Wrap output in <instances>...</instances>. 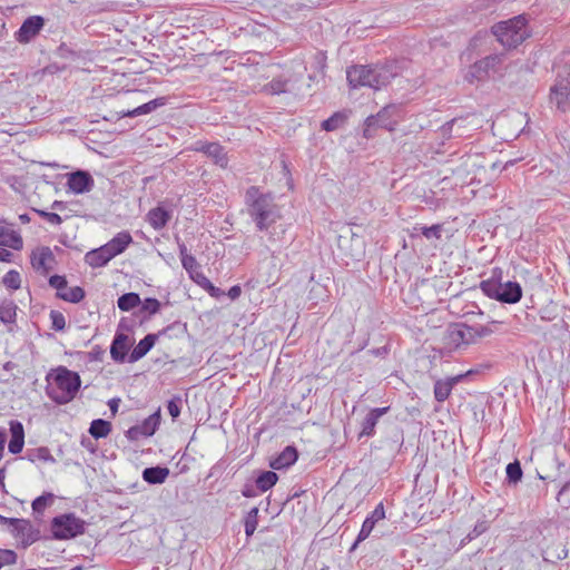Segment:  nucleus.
I'll list each match as a JSON object with an SVG mask.
<instances>
[{
    "label": "nucleus",
    "mask_w": 570,
    "mask_h": 570,
    "mask_svg": "<svg viewBox=\"0 0 570 570\" xmlns=\"http://www.w3.org/2000/svg\"><path fill=\"white\" fill-rule=\"evenodd\" d=\"M46 382V394L59 405L71 402L81 387L80 375L66 366H58L48 372Z\"/></svg>",
    "instance_id": "f257e3e1"
},
{
    "label": "nucleus",
    "mask_w": 570,
    "mask_h": 570,
    "mask_svg": "<svg viewBox=\"0 0 570 570\" xmlns=\"http://www.w3.org/2000/svg\"><path fill=\"white\" fill-rule=\"evenodd\" d=\"M246 204L249 216L261 232L267 230L279 218L274 197L271 194H262L256 186H250L246 190Z\"/></svg>",
    "instance_id": "f03ea898"
},
{
    "label": "nucleus",
    "mask_w": 570,
    "mask_h": 570,
    "mask_svg": "<svg viewBox=\"0 0 570 570\" xmlns=\"http://www.w3.org/2000/svg\"><path fill=\"white\" fill-rule=\"evenodd\" d=\"M527 22L525 17L520 14L495 23L492 33L504 48L514 49L530 36Z\"/></svg>",
    "instance_id": "7ed1b4c3"
},
{
    "label": "nucleus",
    "mask_w": 570,
    "mask_h": 570,
    "mask_svg": "<svg viewBox=\"0 0 570 570\" xmlns=\"http://www.w3.org/2000/svg\"><path fill=\"white\" fill-rule=\"evenodd\" d=\"M480 288L484 295L504 304H515L522 298V287L518 282L505 283L495 281H482Z\"/></svg>",
    "instance_id": "20e7f679"
},
{
    "label": "nucleus",
    "mask_w": 570,
    "mask_h": 570,
    "mask_svg": "<svg viewBox=\"0 0 570 570\" xmlns=\"http://www.w3.org/2000/svg\"><path fill=\"white\" fill-rule=\"evenodd\" d=\"M52 539L69 540L86 531V522L75 513H63L55 517L50 523Z\"/></svg>",
    "instance_id": "39448f33"
},
{
    "label": "nucleus",
    "mask_w": 570,
    "mask_h": 570,
    "mask_svg": "<svg viewBox=\"0 0 570 570\" xmlns=\"http://www.w3.org/2000/svg\"><path fill=\"white\" fill-rule=\"evenodd\" d=\"M178 330L180 333H185L187 331L186 324H181L180 322H175L163 330H160L158 333H150L147 334L142 340L139 341V343L132 348L131 353L128 355V362L135 363L142 358L156 344L157 340L163 336L167 335L173 330Z\"/></svg>",
    "instance_id": "423d86ee"
},
{
    "label": "nucleus",
    "mask_w": 570,
    "mask_h": 570,
    "mask_svg": "<svg viewBox=\"0 0 570 570\" xmlns=\"http://www.w3.org/2000/svg\"><path fill=\"white\" fill-rule=\"evenodd\" d=\"M348 86L352 89L368 87L379 90L390 82L397 73H346Z\"/></svg>",
    "instance_id": "0eeeda50"
},
{
    "label": "nucleus",
    "mask_w": 570,
    "mask_h": 570,
    "mask_svg": "<svg viewBox=\"0 0 570 570\" xmlns=\"http://www.w3.org/2000/svg\"><path fill=\"white\" fill-rule=\"evenodd\" d=\"M161 421L160 407L146 417L141 424L134 425L129 428L125 435L129 441H137L140 438H149L153 436L158 430Z\"/></svg>",
    "instance_id": "6e6552de"
},
{
    "label": "nucleus",
    "mask_w": 570,
    "mask_h": 570,
    "mask_svg": "<svg viewBox=\"0 0 570 570\" xmlns=\"http://www.w3.org/2000/svg\"><path fill=\"white\" fill-rule=\"evenodd\" d=\"M46 20L41 16L28 17L18 31L14 33V38L19 43H29L33 40L45 27Z\"/></svg>",
    "instance_id": "1a4fd4ad"
},
{
    "label": "nucleus",
    "mask_w": 570,
    "mask_h": 570,
    "mask_svg": "<svg viewBox=\"0 0 570 570\" xmlns=\"http://www.w3.org/2000/svg\"><path fill=\"white\" fill-rule=\"evenodd\" d=\"M479 370H469L465 373L458 374L455 376L448 377L445 380H436L434 383V397L438 402L442 403L449 399L452 389L465 379L478 374Z\"/></svg>",
    "instance_id": "9d476101"
},
{
    "label": "nucleus",
    "mask_w": 570,
    "mask_h": 570,
    "mask_svg": "<svg viewBox=\"0 0 570 570\" xmlns=\"http://www.w3.org/2000/svg\"><path fill=\"white\" fill-rule=\"evenodd\" d=\"M66 176L68 189L73 194L79 195L89 193L95 186V180L91 174L87 170L77 169L68 173Z\"/></svg>",
    "instance_id": "9b49d317"
},
{
    "label": "nucleus",
    "mask_w": 570,
    "mask_h": 570,
    "mask_svg": "<svg viewBox=\"0 0 570 570\" xmlns=\"http://www.w3.org/2000/svg\"><path fill=\"white\" fill-rule=\"evenodd\" d=\"M121 328H127L125 326V318L119 322L118 331L110 345L111 358L117 363H124L126 361L129 350V337L127 334L120 332Z\"/></svg>",
    "instance_id": "f8f14e48"
},
{
    "label": "nucleus",
    "mask_w": 570,
    "mask_h": 570,
    "mask_svg": "<svg viewBox=\"0 0 570 570\" xmlns=\"http://www.w3.org/2000/svg\"><path fill=\"white\" fill-rule=\"evenodd\" d=\"M399 112L400 108L396 105H387L376 115L368 116V124L377 121L380 128L393 131L399 124Z\"/></svg>",
    "instance_id": "ddd939ff"
},
{
    "label": "nucleus",
    "mask_w": 570,
    "mask_h": 570,
    "mask_svg": "<svg viewBox=\"0 0 570 570\" xmlns=\"http://www.w3.org/2000/svg\"><path fill=\"white\" fill-rule=\"evenodd\" d=\"M385 518V510L383 503H379L375 509L371 512L368 517L364 520L361 531L358 532V535L355 540V542L352 544L350 552L354 551L358 543L367 539L373 531L375 524Z\"/></svg>",
    "instance_id": "4468645a"
},
{
    "label": "nucleus",
    "mask_w": 570,
    "mask_h": 570,
    "mask_svg": "<svg viewBox=\"0 0 570 570\" xmlns=\"http://www.w3.org/2000/svg\"><path fill=\"white\" fill-rule=\"evenodd\" d=\"M449 344L459 348L461 345H469L474 342L473 326L468 324H455L448 331Z\"/></svg>",
    "instance_id": "2eb2a0df"
},
{
    "label": "nucleus",
    "mask_w": 570,
    "mask_h": 570,
    "mask_svg": "<svg viewBox=\"0 0 570 570\" xmlns=\"http://www.w3.org/2000/svg\"><path fill=\"white\" fill-rule=\"evenodd\" d=\"M56 56L62 60H66V62H62L60 66H58V69H67V68H80L78 63L86 61L85 52L82 51H76L67 43H61L57 50Z\"/></svg>",
    "instance_id": "dca6fc26"
},
{
    "label": "nucleus",
    "mask_w": 570,
    "mask_h": 570,
    "mask_svg": "<svg viewBox=\"0 0 570 570\" xmlns=\"http://www.w3.org/2000/svg\"><path fill=\"white\" fill-rule=\"evenodd\" d=\"M551 100H556L559 109H566V102L570 98V73L566 77L559 76L556 83L550 89Z\"/></svg>",
    "instance_id": "f3484780"
},
{
    "label": "nucleus",
    "mask_w": 570,
    "mask_h": 570,
    "mask_svg": "<svg viewBox=\"0 0 570 570\" xmlns=\"http://www.w3.org/2000/svg\"><path fill=\"white\" fill-rule=\"evenodd\" d=\"M56 258L50 247L43 246L33 250L31 254V265L35 269H41L42 274L47 275L51 269L48 263H55Z\"/></svg>",
    "instance_id": "a211bd4d"
},
{
    "label": "nucleus",
    "mask_w": 570,
    "mask_h": 570,
    "mask_svg": "<svg viewBox=\"0 0 570 570\" xmlns=\"http://www.w3.org/2000/svg\"><path fill=\"white\" fill-rule=\"evenodd\" d=\"M389 410L390 406L372 409L362 422V430L358 438L361 439L362 436H373L375 434V426L379 422V419L386 414Z\"/></svg>",
    "instance_id": "6ab92c4d"
},
{
    "label": "nucleus",
    "mask_w": 570,
    "mask_h": 570,
    "mask_svg": "<svg viewBox=\"0 0 570 570\" xmlns=\"http://www.w3.org/2000/svg\"><path fill=\"white\" fill-rule=\"evenodd\" d=\"M11 438L8 444L9 452L18 454L22 451L24 444V430L21 422L17 420L10 421Z\"/></svg>",
    "instance_id": "aec40b11"
},
{
    "label": "nucleus",
    "mask_w": 570,
    "mask_h": 570,
    "mask_svg": "<svg viewBox=\"0 0 570 570\" xmlns=\"http://www.w3.org/2000/svg\"><path fill=\"white\" fill-rule=\"evenodd\" d=\"M298 459L295 446L287 445L276 458L272 459L269 466L274 470H282L293 465Z\"/></svg>",
    "instance_id": "412c9836"
},
{
    "label": "nucleus",
    "mask_w": 570,
    "mask_h": 570,
    "mask_svg": "<svg viewBox=\"0 0 570 570\" xmlns=\"http://www.w3.org/2000/svg\"><path fill=\"white\" fill-rule=\"evenodd\" d=\"M112 258L114 256L105 244L99 248L88 252L85 256V262L89 266L97 268L107 265Z\"/></svg>",
    "instance_id": "4be33fe9"
},
{
    "label": "nucleus",
    "mask_w": 570,
    "mask_h": 570,
    "mask_svg": "<svg viewBox=\"0 0 570 570\" xmlns=\"http://www.w3.org/2000/svg\"><path fill=\"white\" fill-rule=\"evenodd\" d=\"M167 102H168L167 97H158V98H155L146 104L138 106L137 108H135L132 110L120 111L119 116L120 117H137V116H141V115H147V114L155 111L156 109H158L160 107H164L165 105H167Z\"/></svg>",
    "instance_id": "5701e85b"
},
{
    "label": "nucleus",
    "mask_w": 570,
    "mask_h": 570,
    "mask_svg": "<svg viewBox=\"0 0 570 570\" xmlns=\"http://www.w3.org/2000/svg\"><path fill=\"white\" fill-rule=\"evenodd\" d=\"M169 473L170 471L168 468L156 465L144 469L141 476L142 480L148 484L156 485L163 484L168 478Z\"/></svg>",
    "instance_id": "b1692460"
},
{
    "label": "nucleus",
    "mask_w": 570,
    "mask_h": 570,
    "mask_svg": "<svg viewBox=\"0 0 570 570\" xmlns=\"http://www.w3.org/2000/svg\"><path fill=\"white\" fill-rule=\"evenodd\" d=\"M291 90V79L284 75H278L268 83L264 85L262 91L267 95H279Z\"/></svg>",
    "instance_id": "393cba45"
},
{
    "label": "nucleus",
    "mask_w": 570,
    "mask_h": 570,
    "mask_svg": "<svg viewBox=\"0 0 570 570\" xmlns=\"http://www.w3.org/2000/svg\"><path fill=\"white\" fill-rule=\"evenodd\" d=\"M132 243V237L128 232L118 233L112 239H110L106 245L110 250L111 255L116 257L117 255L124 253L126 248Z\"/></svg>",
    "instance_id": "a878e982"
},
{
    "label": "nucleus",
    "mask_w": 570,
    "mask_h": 570,
    "mask_svg": "<svg viewBox=\"0 0 570 570\" xmlns=\"http://www.w3.org/2000/svg\"><path fill=\"white\" fill-rule=\"evenodd\" d=\"M147 219L149 224L153 226V228L158 230L164 228L168 224L170 219V214L164 207L158 206L148 212Z\"/></svg>",
    "instance_id": "bb28decb"
},
{
    "label": "nucleus",
    "mask_w": 570,
    "mask_h": 570,
    "mask_svg": "<svg viewBox=\"0 0 570 570\" xmlns=\"http://www.w3.org/2000/svg\"><path fill=\"white\" fill-rule=\"evenodd\" d=\"M350 111H336L330 118L325 119L321 124L322 130L334 131L345 125L348 119Z\"/></svg>",
    "instance_id": "cd10ccee"
},
{
    "label": "nucleus",
    "mask_w": 570,
    "mask_h": 570,
    "mask_svg": "<svg viewBox=\"0 0 570 570\" xmlns=\"http://www.w3.org/2000/svg\"><path fill=\"white\" fill-rule=\"evenodd\" d=\"M278 481V475L274 471H261L255 479L256 489L259 492H266L272 489Z\"/></svg>",
    "instance_id": "c85d7f7f"
},
{
    "label": "nucleus",
    "mask_w": 570,
    "mask_h": 570,
    "mask_svg": "<svg viewBox=\"0 0 570 570\" xmlns=\"http://www.w3.org/2000/svg\"><path fill=\"white\" fill-rule=\"evenodd\" d=\"M210 157L214 163L220 167H226L228 164V159L224 148L218 142H209L206 147V154Z\"/></svg>",
    "instance_id": "c756f323"
},
{
    "label": "nucleus",
    "mask_w": 570,
    "mask_h": 570,
    "mask_svg": "<svg viewBox=\"0 0 570 570\" xmlns=\"http://www.w3.org/2000/svg\"><path fill=\"white\" fill-rule=\"evenodd\" d=\"M110 432L111 423L109 421L96 419L90 423L89 433L96 440L107 438Z\"/></svg>",
    "instance_id": "7c9ffc66"
},
{
    "label": "nucleus",
    "mask_w": 570,
    "mask_h": 570,
    "mask_svg": "<svg viewBox=\"0 0 570 570\" xmlns=\"http://www.w3.org/2000/svg\"><path fill=\"white\" fill-rule=\"evenodd\" d=\"M503 55H489L481 60L474 62L475 71L495 70L502 62Z\"/></svg>",
    "instance_id": "2f4dec72"
},
{
    "label": "nucleus",
    "mask_w": 570,
    "mask_h": 570,
    "mask_svg": "<svg viewBox=\"0 0 570 570\" xmlns=\"http://www.w3.org/2000/svg\"><path fill=\"white\" fill-rule=\"evenodd\" d=\"M17 305L11 299H4L0 303V321L4 324L16 322Z\"/></svg>",
    "instance_id": "473e14b6"
},
{
    "label": "nucleus",
    "mask_w": 570,
    "mask_h": 570,
    "mask_svg": "<svg viewBox=\"0 0 570 570\" xmlns=\"http://www.w3.org/2000/svg\"><path fill=\"white\" fill-rule=\"evenodd\" d=\"M140 304L141 299L139 294L134 292L122 294L117 301L118 308L122 312H129Z\"/></svg>",
    "instance_id": "72a5a7b5"
},
{
    "label": "nucleus",
    "mask_w": 570,
    "mask_h": 570,
    "mask_svg": "<svg viewBox=\"0 0 570 570\" xmlns=\"http://www.w3.org/2000/svg\"><path fill=\"white\" fill-rule=\"evenodd\" d=\"M197 285L204 288L212 297L219 298L224 292L214 286L213 283L203 274H196L193 279Z\"/></svg>",
    "instance_id": "f704fd0d"
},
{
    "label": "nucleus",
    "mask_w": 570,
    "mask_h": 570,
    "mask_svg": "<svg viewBox=\"0 0 570 570\" xmlns=\"http://www.w3.org/2000/svg\"><path fill=\"white\" fill-rule=\"evenodd\" d=\"M26 458L30 462L43 461V462H55V458L51 455L50 451L46 446L29 449L26 453Z\"/></svg>",
    "instance_id": "c9c22d12"
},
{
    "label": "nucleus",
    "mask_w": 570,
    "mask_h": 570,
    "mask_svg": "<svg viewBox=\"0 0 570 570\" xmlns=\"http://www.w3.org/2000/svg\"><path fill=\"white\" fill-rule=\"evenodd\" d=\"M86 296V292L80 286L69 288L68 292H57V297L69 303H79Z\"/></svg>",
    "instance_id": "e433bc0d"
},
{
    "label": "nucleus",
    "mask_w": 570,
    "mask_h": 570,
    "mask_svg": "<svg viewBox=\"0 0 570 570\" xmlns=\"http://www.w3.org/2000/svg\"><path fill=\"white\" fill-rule=\"evenodd\" d=\"M258 512L259 510L257 507L252 508L247 512L244 520L246 537H252L254 534L258 523Z\"/></svg>",
    "instance_id": "4c0bfd02"
},
{
    "label": "nucleus",
    "mask_w": 570,
    "mask_h": 570,
    "mask_svg": "<svg viewBox=\"0 0 570 570\" xmlns=\"http://www.w3.org/2000/svg\"><path fill=\"white\" fill-rule=\"evenodd\" d=\"M507 480L510 484H517L521 481L523 472L521 468V463L518 460L509 463L505 469Z\"/></svg>",
    "instance_id": "58836bf2"
},
{
    "label": "nucleus",
    "mask_w": 570,
    "mask_h": 570,
    "mask_svg": "<svg viewBox=\"0 0 570 570\" xmlns=\"http://www.w3.org/2000/svg\"><path fill=\"white\" fill-rule=\"evenodd\" d=\"M413 230L420 232L426 239H432V238L440 239L442 230H443V225L435 224L430 227L416 225L413 227Z\"/></svg>",
    "instance_id": "ea45409f"
},
{
    "label": "nucleus",
    "mask_w": 570,
    "mask_h": 570,
    "mask_svg": "<svg viewBox=\"0 0 570 570\" xmlns=\"http://www.w3.org/2000/svg\"><path fill=\"white\" fill-rule=\"evenodd\" d=\"M501 322L492 321L491 323L487 325H472L473 326V336L474 342H476L478 338L490 336L494 333L495 327L500 325Z\"/></svg>",
    "instance_id": "a19ab883"
},
{
    "label": "nucleus",
    "mask_w": 570,
    "mask_h": 570,
    "mask_svg": "<svg viewBox=\"0 0 570 570\" xmlns=\"http://www.w3.org/2000/svg\"><path fill=\"white\" fill-rule=\"evenodd\" d=\"M410 62L411 61L406 58L390 59L385 62V65L381 69H382V71L406 70L410 68Z\"/></svg>",
    "instance_id": "79ce46f5"
},
{
    "label": "nucleus",
    "mask_w": 570,
    "mask_h": 570,
    "mask_svg": "<svg viewBox=\"0 0 570 570\" xmlns=\"http://www.w3.org/2000/svg\"><path fill=\"white\" fill-rule=\"evenodd\" d=\"M10 525L12 527V533L16 537H22V539L27 534L28 527L31 524L29 520L26 519H10L8 520Z\"/></svg>",
    "instance_id": "37998d69"
},
{
    "label": "nucleus",
    "mask_w": 570,
    "mask_h": 570,
    "mask_svg": "<svg viewBox=\"0 0 570 570\" xmlns=\"http://www.w3.org/2000/svg\"><path fill=\"white\" fill-rule=\"evenodd\" d=\"M2 283L6 287L11 289H18L21 286V277L19 272L11 269L2 278Z\"/></svg>",
    "instance_id": "c03bdc74"
},
{
    "label": "nucleus",
    "mask_w": 570,
    "mask_h": 570,
    "mask_svg": "<svg viewBox=\"0 0 570 570\" xmlns=\"http://www.w3.org/2000/svg\"><path fill=\"white\" fill-rule=\"evenodd\" d=\"M52 493H45L36 498L31 504L33 512L41 513L47 508V505L52 501Z\"/></svg>",
    "instance_id": "a18cd8bd"
},
{
    "label": "nucleus",
    "mask_w": 570,
    "mask_h": 570,
    "mask_svg": "<svg viewBox=\"0 0 570 570\" xmlns=\"http://www.w3.org/2000/svg\"><path fill=\"white\" fill-rule=\"evenodd\" d=\"M18 560V554L16 551L10 549H1L0 548V570L4 566L16 564Z\"/></svg>",
    "instance_id": "49530a36"
},
{
    "label": "nucleus",
    "mask_w": 570,
    "mask_h": 570,
    "mask_svg": "<svg viewBox=\"0 0 570 570\" xmlns=\"http://www.w3.org/2000/svg\"><path fill=\"white\" fill-rule=\"evenodd\" d=\"M2 246H8V247H11L14 250H19V249L22 248L23 242H22V238H21V236L19 234H17L13 230H11V232L7 230L4 244Z\"/></svg>",
    "instance_id": "de8ad7c7"
},
{
    "label": "nucleus",
    "mask_w": 570,
    "mask_h": 570,
    "mask_svg": "<svg viewBox=\"0 0 570 570\" xmlns=\"http://www.w3.org/2000/svg\"><path fill=\"white\" fill-rule=\"evenodd\" d=\"M51 328L57 332H62L66 328V318L59 311L52 309L50 312Z\"/></svg>",
    "instance_id": "09e8293b"
},
{
    "label": "nucleus",
    "mask_w": 570,
    "mask_h": 570,
    "mask_svg": "<svg viewBox=\"0 0 570 570\" xmlns=\"http://www.w3.org/2000/svg\"><path fill=\"white\" fill-rule=\"evenodd\" d=\"M183 267L188 272L191 279H194V276L196 274H200L199 272V264L197 263L196 258L190 255L188 257H183L181 259Z\"/></svg>",
    "instance_id": "8fccbe9b"
},
{
    "label": "nucleus",
    "mask_w": 570,
    "mask_h": 570,
    "mask_svg": "<svg viewBox=\"0 0 570 570\" xmlns=\"http://www.w3.org/2000/svg\"><path fill=\"white\" fill-rule=\"evenodd\" d=\"M181 396L175 395L167 402V410L173 420H176L180 415L181 409Z\"/></svg>",
    "instance_id": "3c124183"
},
{
    "label": "nucleus",
    "mask_w": 570,
    "mask_h": 570,
    "mask_svg": "<svg viewBox=\"0 0 570 570\" xmlns=\"http://www.w3.org/2000/svg\"><path fill=\"white\" fill-rule=\"evenodd\" d=\"M40 539H41L40 530L35 528L32 524H30L28 527L27 534L22 539L21 543H22L23 548H27Z\"/></svg>",
    "instance_id": "603ef678"
},
{
    "label": "nucleus",
    "mask_w": 570,
    "mask_h": 570,
    "mask_svg": "<svg viewBox=\"0 0 570 570\" xmlns=\"http://www.w3.org/2000/svg\"><path fill=\"white\" fill-rule=\"evenodd\" d=\"M160 302L154 297H147L141 303V311L147 312L149 315H155L160 309Z\"/></svg>",
    "instance_id": "864d4df0"
},
{
    "label": "nucleus",
    "mask_w": 570,
    "mask_h": 570,
    "mask_svg": "<svg viewBox=\"0 0 570 570\" xmlns=\"http://www.w3.org/2000/svg\"><path fill=\"white\" fill-rule=\"evenodd\" d=\"M570 490V480L567 481L557 494V501L563 509L570 508V497H568V491Z\"/></svg>",
    "instance_id": "5fc2aeb1"
},
{
    "label": "nucleus",
    "mask_w": 570,
    "mask_h": 570,
    "mask_svg": "<svg viewBox=\"0 0 570 570\" xmlns=\"http://www.w3.org/2000/svg\"><path fill=\"white\" fill-rule=\"evenodd\" d=\"M326 55L323 51H316L311 62V68L317 71H322L326 68Z\"/></svg>",
    "instance_id": "6e6d98bb"
},
{
    "label": "nucleus",
    "mask_w": 570,
    "mask_h": 570,
    "mask_svg": "<svg viewBox=\"0 0 570 570\" xmlns=\"http://www.w3.org/2000/svg\"><path fill=\"white\" fill-rule=\"evenodd\" d=\"M553 69L570 71V51H563L553 63Z\"/></svg>",
    "instance_id": "4d7b16f0"
},
{
    "label": "nucleus",
    "mask_w": 570,
    "mask_h": 570,
    "mask_svg": "<svg viewBox=\"0 0 570 570\" xmlns=\"http://www.w3.org/2000/svg\"><path fill=\"white\" fill-rule=\"evenodd\" d=\"M40 217L46 219L52 225H60L62 223V218L60 215L51 212H46L42 209H33Z\"/></svg>",
    "instance_id": "13d9d810"
},
{
    "label": "nucleus",
    "mask_w": 570,
    "mask_h": 570,
    "mask_svg": "<svg viewBox=\"0 0 570 570\" xmlns=\"http://www.w3.org/2000/svg\"><path fill=\"white\" fill-rule=\"evenodd\" d=\"M48 283L52 288H56L58 292H61L62 289H65L68 284L66 276H61V275L50 276Z\"/></svg>",
    "instance_id": "bf43d9fd"
},
{
    "label": "nucleus",
    "mask_w": 570,
    "mask_h": 570,
    "mask_svg": "<svg viewBox=\"0 0 570 570\" xmlns=\"http://www.w3.org/2000/svg\"><path fill=\"white\" fill-rule=\"evenodd\" d=\"M380 128L377 121H372L368 124V117L364 121V130L363 136L367 139L373 138L375 136L376 129Z\"/></svg>",
    "instance_id": "052dcab7"
},
{
    "label": "nucleus",
    "mask_w": 570,
    "mask_h": 570,
    "mask_svg": "<svg viewBox=\"0 0 570 570\" xmlns=\"http://www.w3.org/2000/svg\"><path fill=\"white\" fill-rule=\"evenodd\" d=\"M242 494L245 498H254L258 494V489H256L255 484L246 483L242 489Z\"/></svg>",
    "instance_id": "680f3d73"
},
{
    "label": "nucleus",
    "mask_w": 570,
    "mask_h": 570,
    "mask_svg": "<svg viewBox=\"0 0 570 570\" xmlns=\"http://www.w3.org/2000/svg\"><path fill=\"white\" fill-rule=\"evenodd\" d=\"M105 354V351L96 345L90 352H89V357L91 361H102V356Z\"/></svg>",
    "instance_id": "e2e57ef3"
},
{
    "label": "nucleus",
    "mask_w": 570,
    "mask_h": 570,
    "mask_svg": "<svg viewBox=\"0 0 570 570\" xmlns=\"http://www.w3.org/2000/svg\"><path fill=\"white\" fill-rule=\"evenodd\" d=\"M345 71H374L371 65H352L346 68Z\"/></svg>",
    "instance_id": "0e129e2a"
},
{
    "label": "nucleus",
    "mask_w": 570,
    "mask_h": 570,
    "mask_svg": "<svg viewBox=\"0 0 570 570\" xmlns=\"http://www.w3.org/2000/svg\"><path fill=\"white\" fill-rule=\"evenodd\" d=\"M242 294V288L239 285H234L229 288L227 295L232 301L237 299Z\"/></svg>",
    "instance_id": "69168bd1"
},
{
    "label": "nucleus",
    "mask_w": 570,
    "mask_h": 570,
    "mask_svg": "<svg viewBox=\"0 0 570 570\" xmlns=\"http://www.w3.org/2000/svg\"><path fill=\"white\" fill-rule=\"evenodd\" d=\"M121 400L119 397H112L108 401V406L110 409V412L111 414L115 416L116 413L118 412V407H119V404H120Z\"/></svg>",
    "instance_id": "338daca9"
},
{
    "label": "nucleus",
    "mask_w": 570,
    "mask_h": 570,
    "mask_svg": "<svg viewBox=\"0 0 570 570\" xmlns=\"http://www.w3.org/2000/svg\"><path fill=\"white\" fill-rule=\"evenodd\" d=\"M389 351H390L389 346L384 345L382 347L370 350V353L374 356L384 357L385 355H387Z\"/></svg>",
    "instance_id": "774afa93"
}]
</instances>
